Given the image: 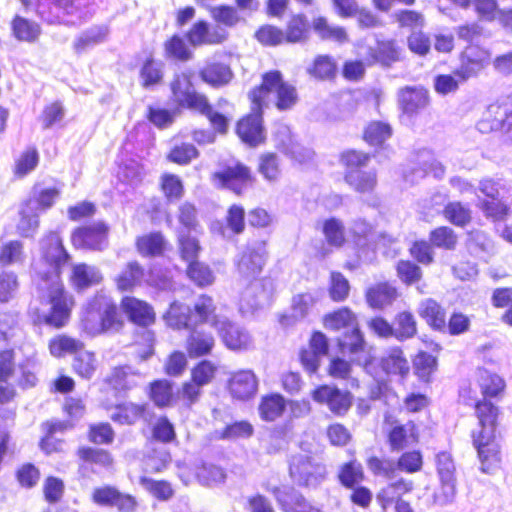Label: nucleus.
<instances>
[{
  "label": "nucleus",
  "mask_w": 512,
  "mask_h": 512,
  "mask_svg": "<svg viewBox=\"0 0 512 512\" xmlns=\"http://www.w3.org/2000/svg\"><path fill=\"white\" fill-rule=\"evenodd\" d=\"M40 247L43 267H36L35 281L41 300L50 305L49 311L43 315V321L47 325L60 328L67 323L73 303L64 291L60 279L62 268L68 263L70 256L61 238L54 232L41 240Z\"/></svg>",
  "instance_id": "1"
},
{
  "label": "nucleus",
  "mask_w": 512,
  "mask_h": 512,
  "mask_svg": "<svg viewBox=\"0 0 512 512\" xmlns=\"http://www.w3.org/2000/svg\"><path fill=\"white\" fill-rule=\"evenodd\" d=\"M480 387L484 399L478 401L475 406L480 429L473 433V444L478 452L481 471L493 474L501 461L500 448L496 441L499 410L487 398L497 397L502 393L505 382L499 375L484 371L480 378Z\"/></svg>",
  "instance_id": "2"
},
{
  "label": "nucleus",
  "mask_w": 512,
  "mask_h": 512,
  "mask_svg": "<svg viewBox=\"0 0 512 512\" xmlns=\"http://www.w3.org/2000/svg\"><path fill=\"white\" fill-rule=\"evenodd\" d=\"M80 324L83 331L95 336L117 332L121 329L123 322L114 300L109 295L98 292L83 306Z\"/></svg>",
  "instance_id": "3"
},
{
  "label": "nucleus",
  "mask_w": 512,
  "mask_h": 512,
  "mask_svg": "<svg viewBox=\"0 0 512 512\" xmlns=\"http://www.w3.org/2000/svg\"><path fill=\"white\" fill-rule=\"evenodd\" d=\"M273 96L275 106L280 111L290 110L298 101L296 88L283 80L278 70L266 72L262 76V84L249 93L252 104L262 108L265 99Z\"/></svg>",
  "instance_id": "4"
},
{
  "label": "nucleus",
  "mask_w": 512,
  "mask_h": 512,
  "mask_svg": "<svg viewBox=\"0 0 512 512\" xmlns=\"http://www.w3.org/2000/svg\"><path fill=\"white\" fill-rule=\"evenodd\" d=\"M289 475L300 487L316 489L326 479V466L316 457L299 453L289 461Z\"/></svg>",
  "instance_id": "5"
},
{
  "label": "nucleus",
  "mask_w": 512,
  "mask_h": 512,
  "mask_svg": "<svg viewBox=\"0 0 512 512\" xmlns=\"http://www.w3.org/2000/svg\"><path fill=\"white\" fill-rule=\"evenodd\" d=\"M36 368L35 360L28 358L15 369L13 351L4 350L0 352V381L2 382H7L11 377H15L20 387L24 389L34 387L38 380Z\"/></svg>",
  "instance_id": "6"
},
{
  "label": "nucleus",
  "mask_w": 512,
  "mask_h": 512,
  "mask_svg": "<svg viewBox=\"0 0 512 512\" xmlns=\"http://www.w3.org/2000/svg\"><path fill=\"white\" fill-rule=\"evenodd\" d=\"M26 9L36 6L39 17L49 24L65 22V15H77L80 0H20Z\"/></svg>",
  "instance_id": "7"
},
{
  "label": "nucleus",
  "mask_w": 512,
  "mask_h": 512,
  "mask_svg": "<svg viewBox=\"0 0 512 512\" xmlns=\"http://www.w3.org/2000/svg\"><path fill=\"white\" fill-rule=\"evenodd\" d=\"M171 91L174 101L182 108L193 111H205L206 96L198 93L187 73L176 74L171 82Z\"/></svg>",
  "instance_id": "8"
},
{
  "label": "nucleus",
  "mask_w": 512,
  "mask_h": 512,
  "mask_svg": "<svg viewBox=\"0 0 512 512\" xmlns=\"http://www.w3.org/2000/svg\"><path fill=\"white\" fill-rule=\"evenodd\" d=\"M481 133L501 131L512 140V110L499 104H491L476 125Z\"/></svg>",
  "instance_id": "9"
},
{
  "label": "nucleus",
  "mask_w": 512,
  "mask_h": 512,
  "mask_svg": "<svg viewBox=\"0 0 512 512\" xmlns=\"http://www.w3.org/2000/svg\"><path fill=\"white\" fill-rule=\"evenodd\" d=\"M266 261L264 243L249 245L235 260L239 275L246 280H254L261 273Z\"/></svg>",
  "instance_id": "10"
},
{
  "label": "nucleus",
  "mask_w": 512,
  "mask_h": 512,
  "mask_svg": "<svg viewBox=\"0 0 512 512\" xmlns=\"http://www.w3.org/2000/svg\"><path fill=\"white\" fill-rule=\"evenodd\" d=\"M76 248L101 251L108 246V226L104 222H94L76 229L72 234Z\"/></svg>",
  "instance_id": "11"
},
{
  "label": "nucleus",
  "mask_w": 512,
  "mask_h": 512,
  "mask_svg": "<svg viewBox=\"0 0 512 512\" xmlns=\"http://www.w3.org/2000/svg\"><path fill=\"white\" fill-rule=\"evenodd\" d=\"M349 231L352 236V240L359 251L375 249L380 244L386 245L395 242L394 238L385 233L377 234L373 226L361 218L355 219L352 222Z\"/></svg>",
  "instance_id": "12"
},
{
  "label": "nucleus",
  "mask_w": 512,
  "mask_h": 512,
  "mask_svg": "<svg viewBox=\"0 0 512 512\" xmlns=\"http://www.w3.org/2000/svg\"><path fill=\"white\" fill-rule=\"evenodd\" d=\"M312 397L314 401L326 404L329 410L338 416L346 414L352 405L351 393L335 386H319L312 392Z\"/></svg>",
  "instance_id": "13"
},
{
  "label": "nucleus",
  "mask_w": 512,
  "mask_h": 512,
  "mask_svg": "<svg viewBox=\"0 0 512 512\" xmlns=\"http://www.w3.org/2000/svg\"><path fill=\"white\" fill-rule=\"evenodd\" d=\"M216 330L225 346L230 350L244 351L252 347L253 341L249 332L227 318L216 322Z\"/></svg>",
  "instance_id": "14"
},
{
  "label": "nucleus",
  "mask_w": 512,
  "mask_h": 512,
  "mask_svg": "<svg viewBox=\"0 0 512 512\" xmlns=\"http://www.w3.org/2000/svg\"><path fill=\"white\" fill-rule=\"evenodd\" d=\"M481 60H471L462 65L454 75L441 74L434 78V89L440 95H447L454 93L459 88V83L466 81L471 76L475 75L481 69Z\"/></svg>",
  "instance_id": "15"
},
{
  "label": "nucleus",
  "mask_w": 512,
  "mask_h": 512,
  "mask_svg": "<svg viewBox=\"0 0 512 512\" xmlns=\"http://www.w3.org/2000/svg\"><path fill=\"white\" fill-rule=\"evenodd\" d=\"M269 491L273 494L279 507L284 512H322L293 487H273Z\"/></svg>",
  "instance_id": "16"
},
{
  "label": "nucleus",
  "mask_w": 512,
  "mask_h": 512,
  "mask_svg": "<svg viewBox=\"0 0 512 512\" xmlns=\"http://www.w3.org/2000/svg\"><path fill=\"white\" fill-rule=\"evenodd\" d=\"M214 178L222 187L230 189L236 194H241L254 180L250 168L242 163L227 166L222 171L216 172Z\"/></svg>",
  "instance_id": "17"
},
{
  "label": "nucleus",
  "mask_w": 512,
  "mask_h": 512,
  "mask_svg": "<svg viewBox=\"0 0 512 512\" xmlns=\"http://www.w3.org/2000/svg\"><path fill=\"white\" fill-rule=\"evenodd\" d=\"M252 105L251 113L238 122L236 132L243 142L257 146L264 142L266 134L262 123V108Z\"/></svg>",
  "instance_id": "18"
},
{
  "label": "nucleus",
  "mask_w": 512,
  "mask_h": 512,
  "mask_svg": "<svg viewBox=\"0 0 512 512\" xmlns=\"http://www.w3.org/2000/svg\"><path fill=\"white\" fill-rule=\"evenodd\" d=\"M338 344L342 353L350 354L359 364L367 365L369 363L368 345L358 327V323L339 337Z\"/></svg>",
  "instance_id": "19"
},
{
  "label": "nucleus",
  "mask_w": 512,
  "mask_h": 512,
  "mask_svg": "<svg viewBox=\"0 0 512 512\" xmlns=\"http://www.w3.org/2000/svg\"><path fill=\"white\" fill-rule=\"evenodd\" d=\"M323 294V291L315 290L295 295L292 299V313L283 315L280 323L283 326H290L308 317L316 303L323 297Z\"/></svg>",
  "instance_id": "20"
},
{
  "label": "nucleus",
  "mask_w": 512,
  "mask_h": 512,
  "mask_svg": "<svg viewBox=\"0 0 512 512\" xmlns=\"http://www.w3.org/2000/svg\"><path fill=\"white\" fill-rule=\"evenodd\" d=\"M363 60L367 65L380 63L383 66H390L400 60V49L394 40L376 39V46H367L362 49Z\"/></svg>",
  "instance_id": "21"
},
{
  "label": "nucleus",
  "mask_w": 512,
  "mask_h": 512,
  "mask_svg": "<svg viewBox=\"0 0 512 512\" xmlns=\"http://www.w3.org/2000/svg\"><path fill=\"white\" fill-rule=\"evenodd\" d=\"M186 38L191 46L200 47L223 43L227 38V33L220 27L210 30L209 24L206 21L200 20L192 25L186 33Z\"/></svg>",
  "instance_id": "22"
},
{
  "label": "nucleus",
  "mask_w": 512,
  "mask_h": 512,
  "mask_svg": "<svg viewBox=\"0 0 512 512\" xmlns=\"http://www.w3.org/2000/svg\"><path fill=\"white\" fill-rule=\"evenodd\" d=\"M121 308L128 319L138 326L147 327L155 322L153 307L143 300L126 296L121 301Z\"/></svg>",
  "instance_id": "23"
},
{
  "label": "nucleus",
  "mask_w": 512,
  "mask_h": 512,
  "mask_svg": "<svg viewBox=\"0 0 512 512\" xmlns=\"http://www.w3.org/2000/svg\"><path fill=\"white\" fill-rule=\"evenodd\" d=\"M436 466L444 500L450 502L456 492L455 465L451 455L447 452L438 453L436 456Z\"/></svg>",
  "instance_id": "24"
},
{
  "label": "nucleus",
  "mask_w": 512,
  "mask_h": 512,
  "mask_svg": "<svg viewBox=\"0 0 512 512\" xmlns=\"http://www.w3.org/2000/svg\"><path fill=\"white\" fill-rule=\"evenodd\" d=\"M399 105L409 116L419 113L429 104V94L423 87L406 86L399 91Z\"/></svg>",
  "instance_id": "25"
},
{
  "label": "nucleus",
  "mask_w": 512,
  "mask_h": 512,
  "mask_svg": "<svg viewBox=\"0 0 512 512\" xmlns=\"http://www.w3.org/2000/svg\"><path fill=\"white\" fill-rule=\"evenodd\" d=\"M228 387L233 397L246 400L255 395L258 380L251 370H241L231 376Z\"/></svg>",
  "instance_id": "26"
},
{
  "label": "nucleus",
  "mask_w": 512,
  "mask_h": 512,
  "mask_svg": "<svg viewBox=\"0 0 512 512\" xmlns=\"http://www.w3.org/2000/svg\"><path fill=\"white\" fill-rule=\"evenodd\" d=\"M273 294V282L271 279L255 281L245 289L241 300L251 309H258L268 304Z\"/></svg>",
  "instance_id": "27"
},
{
  "label": "nucleus",
  "mask_w": 512,
  "mask_h": 512,
  "mask_svg": "<svg viewBox=\"0 0 512 512\" xmlns=\"http://www.w3.org/2000/svg\"><path fill=\"white\" fill-rule=\"evenodd\" d=\"M418 315L433 330L446 333V310L434 299H423L417 308Z\"/></svg>",
  "instance_id": "28"
},
{
  "label": "nucleus",
  "mask_w": 512,
  "mask_h": 512,
  "mask_svg": "<svg viewBox=\"0 0 512 512\" xmlns=\"http://www.w3.org/2000/svg\"><path fill=\"white\" fill-rule=\"evenodd\" d=\"M164 319L169 327L178 330L183 328L192 329L197 324L191 308L177 301L171 303Z\"/></svg>",
  "instance_id": "29"
},
{
  "label": "nucleus",
  "mask_w": 512,
  "mask_h": 512,
  "mask_svg": "<svg viewBox=\"0 0 512 512\" xmlns=\"http://www.w3.org/2000/svg\"><path fill=\"white\" fill-rule=\"evenodd\" d=\"M102 279V273L95 266L80 263L72 267L71 282L78 291L97 285Z\"/></svg>",
  "instance_id": "30"
},
{
  "label": "nucleus",
  "mask_w": 512,
  "mask_h": 512,
  "mask_svg": "<svg viewBox=\"0 0 512 512\" xmlns=\"http://www.w3.org/2000/svg\"><path fill=\"white\" fill-rule=\"evenodd\" d=\"M143 376L135 372L131 366L116 367L108 378L109 384L118 391L130 390L140 385Z\"/></svg>",
  "instance_id": "31"
},
{
  "label": "nucleus",
  "mask_w": 512,
  "mask_h": 512,
  "mask_svg": "<svg viewBox=\"0 0 512 512\" xmlns=\"http://www.w3.org/2000/svg\"><path fill=\"white\" fill-rule=\"evenodd\" d=\"M312 28L318 37L324 41H334L342 44L349 40L348 34L343 27L330 24L327 18L322 16L313 19Z\"/></svg>",
  "instance_id": "32"
},
{
  "label": "nucleus",
  "mask_w": 512,
  "mask_h": 512,
  "mask_svg": "<svg viewBox=\"0 0 512 512\" xmlns=\"http://www.w3.org/2000/svg\"><path fill=\"white\" fill-rule=\"evenodd\" d=\"M345 181L359 193H370L376 187L377 176L373 170L363 171L352 168L346 171Z\"/></svg>",
  "instance_id": "33"
},
{
  "label": "nucleus",
  "mask_w": 512,
  "mask_h": 512,
  "mask_svg": "<svg viewBox=\"0 0 512 512\" xmlns=\"http://www.w3.org/2000/svg\"><path fill=\"white\" fill-rule=\"evenodd\" d=\"M144 276V269L137 261L128 262L116 277L117 288L120 291H131L142 284Z\"/></svg>",
  "instance_id": "34"
},
{
  "label": "nucleus",
  "mask_w": 512,
  "mask_h": 512,
  "mask_svg": "<svg viewBox=\"0 0 512 512\" xmlns=\"http://www.w3.org/2000/svg\"><path fill=\"white\" fill-rule=\"evenodd\" d=\"M216 306L212 297L201 294L194 304V320L197 323H209L216 329V322L223 321L225 317L218 316L216 313Z\"/></svg>",
  "instance_id": "35"
},
{
  "label": "nucleus",
  "mask_w": 512,
  "mask_h": 512,
  "mask_svg": "<svg viewBox=\"0 0 512 512\" xmlns=\"http://www.w3.org/2000/svg\"><path fill=\"white\" fill-rule=\"evenodd\" d=\"M108 35L106 26H93L82 32L74 41L75 53L82 54L88 49L104 42Z\"/></svg>",
  "instance_id": "36"
},
{
  "label": "nucleus",
  "mask_w": 512,
  "mask_h": 512,
  "mask_svg": "<svg viewBox=\"0 0 512 512\" xmlns=\"http://www.w3.org/2000/svg\"><path fill=\"white\" fill-rule=\"evenodd\" d=\"M312 24L304 15H295L287 23L284 31V41L288 43H302L308 40Z\"/></svg>",
  "instance_id": "37"
},
{
  "label": "nucleus",
  "mask_w": 512,
  "mask_h": 512,
  "mask_svg": "<svg viewBox=\"0 0 512 512\" xmlns=\"http://www.w3.org/2000/svg\"><path fill=\"white\" fill-rule=\"evenodd\" d=\"M145 405L132 402L117 405L111 412V419L121 425H133L139 419L145 418Z\"/></svg>",
  "instance_id": "38"
},
{
  "label": "nucleus",
  "mask_w": 512,
  "mask_h": 512,
  "mask_svg": "<svg viewBox=\"0 0 512 512\" xmlns=\"http://www.w3.org/2000/svg\"><path fill=\"white\" fill-rule=\"evenodd\" d=\"M214 338L210 333L199 329H192L187 339V351L190 357H200L211 352Z\"/></svg>",
  "instance_id": "39"
},
{
  "label": "nucleus",
  "mask_w": 512,
  "mask_h": 512,
  "mask_svg": "<svg viewBox=\"0 0 512 512\" xmlns=\"http://www.w3.org/2000/svg\"><path fill=\"white\" fill-rule=\"evenodd\" d=\"M412 488L413 483L411 481L401 478L382 488L377 495V499L383 508H386L394 502L397 503V501H403L401 499L402 495L411 491Z\"/></svg>",
  "instance_id": "40"
},
{
  "label": "nucleus",
  "mask_w": 512,
  "mask_h": 512,
  "mask_svg": "<svg viewBox=\"0 0 512 512\" xmlns=\"http://www.w3.org/2000/svg\"><path fill=\"white\" fill-rule=\"evenodd\" d=\"M397 297V290L388 283H381L367 291L366 299L373 308H383L391 304Z\"/></svg>",
  "instance_id": "41"
},
{
  "label": "nucleus",
  "mask_w": 512,
  "mask_h": 512,
  "mask_svg": "<svg viewBox=\"0 0 512 512\" xmlns=\"http://www.w3.org/2000/svg\"><path fill=\"white\" fill-rule=\"evenodd\" d=\"M200 76L204 82L212 86H222L231 80L233 73L228 65L215 62L204 67Z\"/></svg>",
  "instance_id": "42"
},
{
  "label": "nucleus",
  "mask_w": 512,
  "mask_h": 512,
  "mask_svg": "<svg viewBox=\"0 0 512 512\" xmlns=\"http://www.w3.org/2000/svg\"><path fill=\"white\" fill-rule=\"evenodd\" d=\"M382 369L387 374L399 375L405 377L410 370L407 359L399 348L391 349L381 360Z\"/></svg>",
  "instance_id": "43"
},
{
  "label": "nucleus",
  "mask_w": 512,
  "mask_h": 512,
  "mask_svg": "<svg viewBox=\"0 0 512 512\" xmlns=\"http://www.w3.org/2000/svg\"><path fill=\"white\" fill-rule=\"evenodd\" d=\"M136 245L141 255L156 257L164 252L166 241L161 233H150L139 237Z\"/></svg>",
  "instance_id": "44"
},
{
  "label": "nucleus",
  "mask_w": 512,
  "mask_h": 512,
  "mask_svg": "<svg viewBox=\"0 0 512 512\" xmlns=\"http://www.w3.org/2000/svg\"><path fill=\"white\" fill-rule=\"evenodd\" d=\"M357 324L355 314L348 308L343 307L327 314L324 318V326L327 329L338 331L341 329L348 330Z\"/></svg>",
  "instance_id": "45"
},
{
  "label": "nucleus",
  "mask_w": 512,
  "mask_h": 512,
  "mask_svg": "<svg viewBox=\"0 0 512 512\" xmlns=\"http://www.w3.org/2000/svg\"><path fill=\"white\" fill-rule=\"evenodd\" d=\"M13 35L20 41L34 42L41 33L40 26L21 16H15L12 21Z\"/></svg>",
  "instance_id": "46"
},
{
  "label": "nucleus",
  "mask_w": 512,
  "mask_h": 512,
  "mask_svg": "<svg viewBox=\"0 0 512 512\" xmlns=\"http://www.w3.org/2000/svg\"><path fill=\"white\" fill-rule=\"evenodd\" d=\"M82 349L83 343L80 340L66 335H58L49 342V350L54 357L76 354Z\"/></svg>",
  "instance_id": "47"
},
{
  "label": "nucleus",
  "mask_w": 512,
  "mask_h": 512,
  "mask_svg": "<svg viewBox=\"0 0 512 512\" xmlns=\"http://www.w3.org/2000/svg\"><path fill=\"white\" fill-rule=\"evenodd\" d=\"M285 406V400L281 395L272 394L262 399L259 405V413L263 420L274 421L282 415Z\"/></svg>",
  "instance_id": "48"
},
{
  "label": "nucleus",
  "mask_w": 512,
  "mask_h": 512,
  "mask_svg": "<svg viewBox=\"0 0 512 512\" xmlns=\"http://www.w3.org/2000/svg\"><path fill=\"white\" fill-rule=\"evenodd\" d=\"M164 56L181 62L190 60L193 56L185 40L179 35H173L164 43Z\"/></svg>",
  "instance_id": "49"
},
{
  "label": "nucleus",
  "mask_w": 512,
  "mask_h": 512,
  "mask_svg": "<svg viewBox=\"0 0 512 512\" xmlns=\"http://www.w3.org/2000/svg\"><path fill=\"white\" fill-rule=\"evenodd\" d=\"M196 477L201 485L214 486L224 483L226 473L220 466L211 463H203L197 468Z\"/></svg>",
  "instance_id": "50"
},
{
  "label": "nucleus",
  "mask_w": 512,
  "mask_h": 512,
  "mask_svg": "<svg viewBox=\"0 0 512 512\" xmlns=\"http://www.w3.org/2000/svg\"><path fill=\"white\" fill-rule=\"evenodd\" d=\"M39 215L38 211L29 207V204L25 202L24 206L20 210V220L17 224V230L20 235L24 237L32 236L39 227Z\"/></svg>",
  "instance_id": "51"
},
{
  "label": "nucleus",
  "mask_w": 512,
  "mask_h": 512,
  "mask_svg": "<svg viewBox=\"0 0 512 512\" xmlns=\"http://www.w3.org/2000/svg\"><path fill=\"white\" fill-rule=\"evenodd\" d=\"M394 337L400 341L410 339L417 333L416 320L412 313L404 311L395 319Z\"/></svg>",
  "instance_id": "52"
},
{
  "label": "nucleus",
  "mask_w": 512,
  "mask_h": 512,
  "mask_svg": "<svg viewBox=\"0 0 512 512\" xmlns=\"http://www.w3.org/2000/svg\"><path fill=\"white\" fill-rule=\"evenodd\" d=\"M392 135V128L388 123L381 121L371 122L364 131V139L373 146L382 145Z\"/></svg>",
  "instance_id": "53"
},
{
  "label": "nucleus",
  "mask_w": 512,
  "mask_h": 512,
  "mask_svg": "<svg viewBox=\"0 0 512 512\" xmlns=\"http://www.w3.org/2000/svg\"><path fill=\"white\" fill-rule=\"evenodd\" d=\"M259 173L269 182H276L281 174L279 157L272 152L259 157Z\"/></svg>",
  "instance_id": "54"
},
{
  "label": "nucleus",
  "mask_w": 512,
  "mask_h": 512,
  "mask_svg": "<svg viewBox=\"0 0 512 512\" xmlns=\"http://www.w3.org/2000/svg\"><path fill=\"white\" fill-rule=\"evenodd\" d=\"M74 371L85 379H90L96 370L95 355L88 351H78L73 360Z\"/></svg>",
  "instance_id": "55"
},
{
  "label": "nucleus",
  "mask_w": 512,
  "mask_h": 512,
  "mask_svg": "<svg viewBox=\"0 0 512 512\" xmlns=\"http://www.w3.org/2000/svg\"><path fill=\"white\" fill-rule=\"evenodd\" d=\"M187 275L199 287L211 285L215 279L209 266L198 261H192L188 265Z\"/></svg>",
  "instance_id": "56"
},
{
  "label": "nucleus",
  "mask_w": 512,
  "mask_h": 512,
  "mask_svg": "<svg viewBox=\"0 0 512 512\" xmlns=\"http://www.w3.org/2000/svg\"><path fill=\"white\" fill-rule=\"evenodd\" d=\"M413 365L416 375L421 380L428 382L432 373L436 370L437 360L427 352H419L414 358Z\"/></svg>",
  "instance_id": "57"
},
{
  "label": "nucleus",
  "mask_w": 512,
  "mask_h": 512,
  "mask_svg": "<svg viewBox=\"0 0 512 512\" xmlns=\"http://www.w3.org/2000/svg\"><path fill=\"white\" fill-rule=\"evenodd\" d=\"M323 233L331 246L341 247L345 242V228L337 218L327 219L323 224Z\"/></svg>",
  "instance_id": "58"
},
{
  "label": "nucleus",
  "mask_w": 512,
  "mask_h": 512,
  "mask_svg": "<svg viewBox=\"0 0 512 512\" xmlns=\"http://www.w3.org/2000/svg\"><path fill=\"white\" fill-rule=\"evenodd\" d=\"M430 241L435 247L453 250L457 244V235L453 229L442 226L431 231Z\"/></svg>",
  "instance_id": "59"
},
{
  "label": "nucleus",
  "mask_w": 512,
  "mask_h": 512,
  "mask_svg": "<svg viewBox=\"0 0 512 512\" xmlns=\"http://www.w3.org/2000/svg\"><path fill=\"white\" fill-rule=\"evenodd\" d=\"M413 431L414 425L410 423L393 427L389 433V444L391 449L393 451L404 449L409 443V438L413 436Z\"/></svg>",
  "instance_id": "60"
},
{
  "label": "nucleus",
  "mask_w": 512,
  "mask_h": 512,
  "mask_svg": "<svg viewBox=\"0 0 512 512\" xmlns=\"http://www.w3.org/2000/svg\"><path fill=\"white\" fill-rule=\"evenodd\" d=\"M458 40L468 45H477L484 36V28L477 22L465 23L455 29Z\"/></svg>",
  "instance_id": "61"
},
{
  "label": "nucleus",
  "mask_w": 512,
  "mask_h": 512,
  "mask_svg": "<svg viewBox=\"0 0 512 512\" xmlns=\"http://www.w3.org/2000/svg\"><path fill=\"white\" fill-rule=\"evenodd\" d=\"M480 209L487 218L494 221L504 220L510 212V207L502 200H482L480 201Z\"/></svg>",
  "instance_id": "62"
},
{
  "label": "nucleus",
  "mask_w": 512,
  "mask_h": 512,
  "mask_svg": "<svg viewBox=\"0 0 512 512\" xmlns=\"http://www.w3.org/2000/svg\"><path fill=\"white\" fill-rule=\"evenodd\" d=\"M368 468L378 476H383L388 479H393L396 476L398 469V461L392 459L378 457H371L367 462Z\"/></svg>",
  "instance_id": "63"
},
{
  "label": "nucleus",
  "mask_w": 512,
  "mask_h": 512,
  "mask_svg": "<svg viewBox=\"0 0 512 512\" xmlns=\"http://www.w3.org/2000/svg\"><path fill=\"white\" fill-rule=\"evenodd\" d=\"M162 64L149 58L140 70V78L145 88L153 86L162 80Z\"/></svg>",
  "instance_id": "64"
}]
</instances>
